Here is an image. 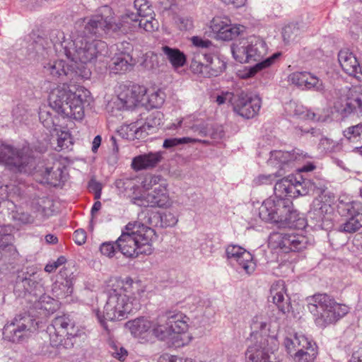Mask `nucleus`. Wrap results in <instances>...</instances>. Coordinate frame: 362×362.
I'll use <instances>...</instances> for the list:
<instances>
[{
	"label": "nucleus",
	"instance_id": "5701e85b",
	"mask_svg": "<svg viewBox=\"0 0 362 362\" xmlns=\"http://www.w3.org/2000/svg\"><path fill=\"white\" fill-rule=\"evenodd\" d=\"M133 47L131 43L123 41L117 45V52L111 58L108 69L111 73L122 74L130 70L135 64L131 52Z\"/></svg>",
	"mask_w": 362,
	"mask_h": 362
},
{
	"label": "nucleus",
	"instance_id": "412c9836",
	"mask_svg": "<svg viewBox=\"0 0 362 362\" xmlns=\"http://www.w3.org/2000/svg\"><path fill=\"white\" fill-rule=\"evenodd\" d=\"M279 320L280 316H277L274 311L254 316L250 324L252 334H259L260 340L262 341L267 338L269 334H274L277 338V332L280 327Z\"/></svg>",
	"mask_w": 362,
	"mask_h": 362
},
{
	"label": "nucleus",
	"instance_id": "39448f33",
	"mask_svg": "<svg viewBox=\"0 0 362 362\" xmlns=\"http://www.w3.org/2000/svg\"><path fill=\"white\" fill-rule=\"evenodd\" d=\"M112 11L107 6H103L99 13L88 19L86 29L88 33L101 35L103 33L121 35L135 30L153 32L158 28L159 24L156 19H139L137 14L126 10L117 21L112 16Z\"/></svg>",
	"mask_w": 362,
	"mask_h": 362
},
{
	"label": "nucleus",
	"instance_id": "9b49d317",
	"mask_svg": "<svg viewBox=\"0 0 362 362\" xmlns=\"http://www.w3.org/2000/svg\"><path fill=\"white\" fill-rule=\"evenodd\" d=\"M309 245L310 243L307 236L293 232L274 231L268 238V246L271 250L284 253L299 252Z\"/></svg>",
	"mask_w": 362,
	"mask_h": 362
},
{
	"label": "nucleus",
	"instance_id": "393cba45",
	"mask_svg": "<svg viewBox=\"0 0 362 362\" xmlns=\"http://www.w3.org/2000/svg\"><path fill=\"white\" fill-rule=\"evenodd\" d=\"M161 114L156 112L152 123L147 122L142 125H139L138 122L124 124L121 127L119 134L123 138L128 140L142 139H144L150 133L153 132L154 126L159 125Z\"/></svg>",
	"mask_w": 362,
	"mask_h": 362
},
{
	"label": "nucleus",
	"instance_id": "2f4dec72",
	"mask_svg": "<svg viewBox=\"0 0 362 362\" xmlns=\"http://www.w3.org/2000/svg\"><path fill=\"white\" fill-rule=\"evenodd\" d=\"M21 190L17 186L4 185L0 182V207L3 204L7 210L16 208L15 199L20 197Z\"/></svg>",
	"mask_w": 362,
	"mask_h": 362
},
{
	"label": "nucleus",
	"instance_id": "052dcab7",
	"mask_svg": "<svg viewBox=\"0 0 362 362\" xmlns=\"http://www.w3.org/2000/svg\"><path fill=\"white\" fill-rule=\"evenodd\" d=\"M162 227H171L177 223V218L171 212H165L160 216Z\"/></svg>",
	"mask_w": 362,
	"mask_h": 362
},
{
	"label": "nucleus",
	"instance_id": "f704fd0d",
	"mask_svg": "<svg viewBox=\"0 0 362 362\" xmlns=\"http://www.w3.org/2000/svg\"><path fill=\"white\" fill-rule=\"evenodd\" d=\"M50 326L54 330L62 332V334H66V339H70L76 335L74 322L69 315H63L54 317Z\"/></svg>",
	"mask_w": 362,
	"mask_h": 362
},
{
	"label": "nucleus",
	"instance_id": "69168bd1",
	"mask_svg": "<svg viewBox=\"0 0 362 362\" xmlns=\"http://www.w3.org/2000/svg\"><path fill=\"white\" fill-rule=\"evenodd\" d=\"M234 98H235V95H234L231 92H222L221 95L216 96V102L218 105H222L227 102H229L233 105Z\"/></svg>",
	"mask_w": 362,
	"mask_h": 362
},
{
	"label": "nucleus",
	"instance_id": "7c9ffc66",
	"mask_svg": "<svg viewBox=\"0 0 362 362\" xmlns=\"http://www.w3.org/2000/svg\"><path fill=\"white\" fill-rule=\"evenodd\" d=\"M12 227L9 225L0 226V258L2 257H13L18 255V252L12 244Z\"/></svg>",
	"mask_w": 362,
	"mask_h": 362
},
{
	"label": "nucleus",
	"instance_id": "f257e3e1",
	"mask_svg": "<svg viewBox=\"0 0 362 362\" xmlns=\"http://www.w3.org/2000/svg\"><path fill=\"white\" fill-rule=\"evenodd\" d=\"M43 72L54 79H59L64 83L52 89L49 95L50 107L64 117L81 120L84 117V107L92 100L90 91L81 86L71 90L66 82H77L88 79L90 76V69L77 67L75 69L69 60H51L43 64Z\"/></svg>",
	"mask_w": 362,
	"mask_h": 362
},
{
	"label": "nucleus",
	"instance_id": "ddd939ff",
	"mask_svg": "<svg viewBox=\"0 0 362 362\" xmlns=\"http://www.w3.org/2000/svg\"><path fill=\"white\" fill-rule=\"evenodd\" d=\"M226 63L219 58L213 59L209 52H194L192 57L190 69L194 74L204 77H216L226 69Z\"/></svg>",
	"mask_w": 362,
	"mask_h": 362
},
{
	"label": "nucleus",
	"instance_id": "1a4fd4ad",
	"mask_svg": "<svg viewBox=\"0 0 362 362\" xmlns=\"http://www.w3.org/2000/svg\"><path fill=\"white\" fill-rule=\"evenodd\" d=\"M308 308L314 317L315 323L320 327H325L337 322L349 312V308L338 303L327 293H316L308 298Z\"/></svg>",
	"mask_w": 362,
	"mask_h": 362
},
{
	"label": "nucleus",
	"instance_id": "f8f14e48",
	"mask_svg": "<svg viewBox=\"0 0 362 362\" xmlns=\"http://www.w3.org/2000/svg\"><path fill=\"white\" fill-rule=\"evenodd\" d=\"M37 327V322L30 315L20 314L4 325L3 335L10 341L20 342L27 339Z\"/></svg>",
	"mask_w": 362,
	"mask_h": 362
},
{
	"label": "nucleus",
	"instance_id": "864d4df0",
	"mask_svg": "<svg viewBox=\"0 0 362 362\" xmlns=\"http://www.w3.org/2000/svg\"><path fill=\"white\" fill-rule=\"evenodd\" d=\"M100 252L108 257H114L119 251L117 240L115 242H105L100 247Z\"/></svg>",
	"mask_w": 362,
	"mask_h": 362
},
{
	"label": "nucleus",
	"instance_id": "37998d69",
	"mask_svg": "<svg viewBox=\"0 0 362 362\" xmlns=\"http://www.w3.org/2000/svg\"><path fill=\"white\" fill-rule=\"evenodd\" d=\"M280 56V53H275L272 54L271 57L267 58L266 59L256 64L255 66L250 67L248 70L246 71L244 78H250L254 76L258 71L269 67L272 64H274V61Z\"/></svg>",
	"mask_w": 362,
	"mask_h": 362
},
{
	"label": "nucleus",
	"instance_id": "de8ad7c7",
	"mask_svg": "<svg viewBox=\"0 0 362 362\" xmlns=\"http://www.w3.org/2000/svg\"><path fill=\"white\" fill-rule=\"evenodd\" d=\"M191 42L194 49L192 51L193 57L194 52H209V49L213 46L211 41L199 36H193L191 38Z\"/></svg>",
	"mask_w": 362,
	"mask_h": 362
},
{
	"label": "nucleus",
	"instance_id": "79ce46f5",
	"mask_svg": "<svg viewBox=\"0 0 362 362\" xmlns=\"http://www.w3.org/2000/svg\"><path fill=\"white\" fill-rule=\"evenodd\" d=\"M39 119L46 129L50 131L56 129L58 118L52 115L48 107H44L40 109Z\"/></svg>",
	"mask_w": 362,
	"mask_h": 362
},
{
	"label": "nucleus",
	"instance_id": "6e6552de",
	"mask_svg": "<svg viewBox=\"0 0 362 362\" xmlns=\"http://www.w3.org/2000/svg\"><path fill=\"white\" fill-rule=\"evenodd\" d=\"M155 230L139 221L128 223L117 238L119 251L125 257H137L139 255H151Z\"/></svg>",
	"mask_w": 362,
	"mask_h": 362
},
{
	"label": "nucleus",
	"instance_id": "2eb2a0df",
	"mask_svg": "<svg viewBox=\"0 0 362 362\" xmlns=\"http://www.w3.org/2000/svg\"><path fill=\"white\" fill-rule=\"evenodd\" d=\"M279 340L274 334H269L263 341L249 346L245 351L246 362H273L272 354L279 348Z\"/></svg>",
	"mask_w": 362,
	"mask_h": 362
},
{
	"label": "nucleus",
	"instance_id": "603ef678",
	"mask_svg": "<svg viewBox=\"0 0 362 362\" xmlns=\"http://www.w3.org/2000/svg\"><path fill=\"white\" fill-rule=\"evenodd\" d=\"M199 141H200L199 139H192L191 137L170 138L164 140L163 146L165 148H170L181 144L196 143Z\"/></svg>",
	"mask_w": 362,
	"mask_h": 362
},
{
	"label": "nucleus",
	"instance_id": "b1692460",
	"mask_svg": "<svg viewBox=\"0 0 362 362\" xmlns=\"http://www.w3.org/2000/svg\"><path fill=\"white\" fill-rule=\"evenodd\" d=\"M306 158H308L307 153H303L299 149H293L291 151H272L270 152L267 164L279 168V170H286Z\"/></svg>",
	"mask_w": 362,
	"mask_h": 362
},
{
	"label": "nucleus",
	"instance_id": "4d7b16f0",
	"mask_svg": "<svg viewBox=\"0 0 362 362\" xmlns=\"http://www.w3.org/2000/svg\"><path fill=\"white\" fill-rule=\"evenodd\" d=\"M175 25L180 30H189L193 28V21L190 17L178 16L174 18Z\"/></svg>",
	"mask_w": 362,
	"mask_h": 362
},
{
	"label": "nucleus",
	"instance_id": "7ed1b4c3",
	"mask_svg": "<svg viewBox=\"0 0 362 362\" xmlns=\"http://www.w3.org/2000/svg\"><path fill=\"white\" fill-rule=\"evenodd\" d=\"M133 284L134 281L130 277L116 280L115 284L107 291V299L103 313L99 310H93L95 317L104 329L103 334L106 337L109 352L120 361H124L128 352L120 343L115 340L105 320H122L127 318L134 310L138 309L137 304H134V300L129 296L132 291Z\"/></svg>",
	"mask_w": 362,
	"mask_h": 362
},
{
	"label": "nucleus",
	"instance_id": "ea45409f",
	"mask_svg": "<svg viewBox=\"0 0 362 362\" xmlns=\"http://www.w3.org/2000/svg\"><path fill=\"white\" fill-rule=\"evenodd\" d=\"M165 97V93L160 90L146 92L144 100L141 102V106H145L147 108H158L163 104Z\"/></svg>",
	"mask_w": 362,
	"mask_h": 362
},
{
	"label": "nucleus",
	"instance_id": "aec40b11",
	"mask_svg": "<svg viewBox=\"0 0 362 362\" xmlns=\"http://www.w3.org/2000/svg\"><path fill=\"white\" fill-rule=\"evenodd\" d=\"M262 107L260 97L252 93L242 91L233 102V111L245 119H252L258 115Z\"/></svg>",
	"mask_w": 362,
	"mask_h": 362
},
{
	"label": "nucleus",
	"instance_id": "13d9d810",
	"mask_svg": "<svg viewBox=\"0 0 362 362\" xmlns=\"http://www.w3.org/2000/svg\"><path fill=\"white\" fill-rule=\"evenodd\" d=\"M276 178V175L274 173L269 175H259L254 178L252 180V185L258 187L261 185H268L273 184Z\"/></svg>",
	"mask_w": 362,
	"mask_h": 362
},
{
	"label": "nucleus",
	"instance_id": "8fccbe9b",
	"mask_svg": "<svg viewBox=\"0 0 362 362\" xmlns=\"http://www.w3.org/2000/svg\"><path fill=\"white\" fill-rule=\"evenodd\" d=\"M305 79H311L310 72L296 71L288 76V81L303 90H304V81Z\"/></svg>",
	"mask_w": 362,
	"mask_h": 362
},
{
	"label": "nucleus",
	"instance_id": "774afa93",
	"mask_svg": "<svg viewBox=\"0 0 362 362\" xmlns=\"http://www.w3.org/2000/svg\"><path fill=\"white\" fill-rule=\"evenodd\" d=\"M102 188V185L95 180L92 179L88 182V189L90 192H93L95 194V199H96L100 198Z\"/></svg>",
	"mask_w": 362,
	"mask_h": 362
},
{
	"label": "nucleus",
	"instance_id": "473e14b6",
	"mask_svg": "<svg viewBox=\"0 0 362 362\" xmlns=\"http://www.w3.org/2000/svg\"><path fill=\"white\" fill-rule=\"evenodd\" d=\"M285 110L288 115L296 117L303 120L317 122L320 119L317 114L294 101H290L287 103L285 106Z\"/></svg>",
	"mask_w": 362,
	"mask_h": 362
},
{
	"label": "nucleus",
	"instance_id": "4c0bfd02",
	"mask_svg": "<svg viewBox=\"0 0 362 362\" xmlns=\"http://www.w3.org/2000/svg\"><path fill=\"white\" fill-rule=\"evenodd\" d=\"M303 32V26L299 23H291L282 28V38L285 44L298 42Z\"/></svg>",
	"mask_w": 362,
	"mask_h": 362
},
{
	"label": "nucleus",
	"instance_id": "a878e982",
	"mask_svg": "<svg viewBox=\"0 0 362 362\" xmlns=\"http://www.w3.org/2000/svg\"><path fill=\"white\" fill-rule=\"evenodd\" d=\"M270 294L273 303L277 306L278 310H273L277 316H281L291 310V303L288 295L286 293L285 282L279 280L274 282L270 288Z\"/></svg>",
	"mask_w": 362,
	"mask_h": 362
},
{
	"label": "nucleus",
	"instance_id": "cd10ccee",
	"mask_svg": "<svg viewBox=\"0 0 362 362\" xmlns=\"http://www.w3.org/2000/svg\"><path fill=\"white\" fill-rule=\"evenodd\" d=\"M74 275L68 268L60 270L57 279L52 285V292L55 297L63 299L71 295L74 291Z\"/></svg>",
	"mask_w": 362,
	"mask_h": 362
},
{
	"label": "nucleus",
	"instance_id": "0e129e2a",
	"mask_svg": "<svg viewBox=\"0 0 362 362\" xmlns=\"http://www.w3.org/2000/svg\"><path fill=\"white\" fill-rule=\"evenodd\" d=\"M162 177L158 175H151L148 177H146L144 180V181L142 182L141 185L142 187L146 189H149L153 186L160 184V182L161 181Z\"/></svg>",
	"mask_w": 362,
	"mask_h": 362
},
{
	"label": "nucleus",
	"instance_id": "6e6d98bb",
	"mask_svg": "<svg viewBox=\"0 0 362 362\" xmlns=\"http://www.w3.org/2000/svg\"><path fill=\"white\" fill-rule=\"evenodd\" d=\"M47 332L52 346L58 347L62 345L63 340L66 337V334H62V332L54 330L51 326L47 327Z\"/></svg>",
	"mask_w": 362,
	"mask_h": 362
},
{
	"label": "nucleus",
	"instance_id": "bf43d9fd",
	"mask_svg": "<svg viewBox=\"0 0 362 362\" xmlns=\"http://www.w3.org/2000/svg\"><path fill=\"white\" fill-rule=\"evenodd\" d=\"M51 206V202L47 197L34 199L32 202V207L37 211L45 212L46 209Z\"/></svg>",
	"mask_w": 362,
	"mask_h": 362
},
{
	"label": "nucleus",
	"instance_id": "20e7f679",
	"mask_svg": "<svg viewBox=\"0 0 362 362\" xmlns=\"http://www.w3.org/2000/svg\"><path fill=\"white\" fill-rule=\"evenodd\" d=\"M28 146L17 149L12 146L2 144L0 145V163L4 165L10 170L15 173H33L41 183L57 187L64 181V170L65 167L59 162L54 161L52 164L38 169L35 168V158L31 155Z\"/></svg>",
	"mask_w": 362,
	"mask_h": 362
},
{
	"label": "nucleus",
	"instance_id": "4468645a",
	"mask_svg": "<svg viewBox=\"0 0 362 362\" xmlns=\"http://www.w3.org/2000/svg\"><path fill=\"white\" fill-rule=\"evenodd\" d=\"M334 107L344 117L351 114L362 116V86H354L344 90L334 103Z\"/></svg>",
	"mask_w": 362,
	"mask_h": 362
},
{
	"label": "nucleus",
	"instance_id": "58836bf2",
	"mask_svg": "<svg viewBox=\"0 0 362 362\" xmlns=\"http://www.w3.org/2000/svg\"><path fill=\"white\" fill-rule=\"evenodd\" d=\"M162 51L173 67L177 69L185 64L187 60L186 56L180 49L165 45L162 47Z\"/></svg>",
	"mask_w": 362,
	"mask_h": 362
},
{
	"label": "nucleus",
	"instance_id": "a211bd4d",
	"mask_svg": "<svg viewBox=\"0 0 362 362\" xmlns=\"http://www.w3.org/2000/svg\"><path fill=\"white\" fill-rule=\"evenodd\" d=\"M226 258L228 264L237 270L252 274L256 268L252 255L238 245H229L226 248Z\"/></svg>",
	"mask_w": 362,
	"mask_h": 362
},
{
	"label": "nucleus",
	"instance_id": "4be33fe9",
	"mask_svg": "<svg viewBox=\"0 0 362 362\" xmlns=\"http://www.w3.org/2000/svg\"><path fill=\"white\" fill-rule=\"evenodd\" d=\"M117 100L114 102L118 110H127L141 105L146 89L144 86L132 85L120 86Z\"/></svg>",
	"mask_w": 362,
	"mask_h": 362
},
{
	"label": "nucleus",
	"instance_id": "72a5a7b5",
	"mask_svg": "<svg viewBox=\"0 0 362 362\" xmlns=\"http://www.w3.org/2000/svg\"><path fill=\"white\" fill-rule=\"evenodd\" d=\"M161 159L162 153L160 152H151L134 158L132 166L136 170L153 168L160 162Z\"/></svg>",
	"mask_w": 362,
	"mask_h": 362
},
{
	"label": "nucleus",
	"instance_id": "e433bc0d",
	"mask_svg": "<svg viewBox=\"0 0 362 362\" xmlns=\"http://www.w3.org/2000/svg\"><path fill=\"white\" fill-rule=\"evenodd\" d=\"M317 149L321 156L339 153L342 151V144L340 141H335L322 136L320 139Z\"/></svg>",
	"mask_w": 362,
	"mask_h": 362
},
{
	"label": "nucleus",
	"instance_id": "5fc2aeb1",
	"mask_svg": "<svg viewBox=\"0 0 362 362\" xmlns=\"http://www.w3.org/2000/svg\"><path fill=\"white\" fill-rule=\"evenodd\" d=\"M311 79H305L304 81V89L314 90L316 91H322L324 90L322 81L316 76L310 73Z\"/></svg>",
	"mask_w": 362,
	"mask_h": 362
},
{
	"label": "nucleus",
	"instance_id": "dca6fc26",
	"mask_svg": "<svg viewBox=\"0 0 362 362\" xmlns=\"http://www.w3.org/2000/svg\"><path fill=\"white\" fill-rule=\"evenodd\" d=\"M327 187L320 188V194L313 201L308 217L316 222L315 226L322 228L325 220H328L327 215L332 212V205L334 203L333 194L327 192Z\"/></svg>",
	"mask_w": 362,
	"mask_h": 362
},
{
	"label": "nucleus",
	"instance_id": "a18cd8bd",
	"mask_svg": "<svg viewBox=\"0 0 362 362\" xmlns=\"http://www.w3.org/2000/svg\"><path fill=\"white\" fill-rule=\"evenodd\" d=\"M362 228V216L348 217V219L339 226V230L346 233H353Z\"/></svg>",
	"mask_w": 362,
	"mask_h": 362
},
{
	"label": "nucleus",
	"instance_id": "3c124183",
	"mask_svg": "<svg viewBox=\"0 0 362 362\" xmlns=\"http://www.w3.org/2000/svg\"><path fill=\"white\" fill-rule=\"evenodd\" d=\"M11 215V218L19 223L28 224L34 221V218L28 213L20 211L17 207L13 210H8Z\"/></svg>",
	"mask_w": 362,
	"mask_h": 362
},
{
	"label": "nucleus",
	"instance_id": "423d86ee",
	"mask_svg": "<svg viewBox=\"0 0 362 362\" xmlns=\"http://www.w3.org/2000/svg\"><path fill=\"white\" fill-rule=\"evenodd\" d=\"M87 21L84 19L76 23V30L72 32L69 37L66 39L62 32L57 31L58 39H63L59 44L63 49L64 54L75 69L84 67L85 65L94 63L99 55L107 48L105 42L99 40H90L86 29ZM90 35H93L90 33ZM96 35L95 34H94Z\"/></svg>",
	"mask_w": 362,
	"mask_h": 362
},
{
	"label": "nucleus",
	"instance_id": "c756f323",
	"mask_svg": "<svg viewBox=\"0 0 362 362\" xmlns=\"http://www.w3.org/2000/svg\"><path fill=\"white\" fill-rule=\"evenodd\" d=\"M313 343V340L310 339L305 334L295 333L285 337L284 346L287 353L293 357L296 353L303 351V349L309 347Z\"/></svg>",
	"mask_w": 362,
	"mask_h": 362
},
{
	"label": "nucleus",
	"instance_id": "09e8293b",
	"mask_svg": "<svg viewBox=\"0 0 362 362\" xmlns=\"http://www.w3.org/2000/svg\"><path fill=\"white\" fill-rule=\"evenodd\" d=\"M73 146L72 138L69 132L62 131L58 134L57 145L55 150L57 151H69L71 149Z\"/></svg>",
	"mask_w": 362,
	"mask_h": 362
},
{
	"label": "nucleus",
	"instance_id": "0eeeda50",
	"mask_svg": "<svg viewBox=\"0 0 362 362\" xmlns=\"http://www.w3.org/2000/svg\"><path fill=\"white\" fill-rule=\"evenodd\" d=\"M301 176L284 178L274 185V197L265 199L259 208V218L267 222L278 223L282 212L286 210L288 197H298L308 194L307 185Z\"/></svg>",
	"mask_w": 362,
	"mask_h": 362
},
{
	"label": "nucleus",
	"instance_id": "a19ab883",
	"mask_svg": "<svg viewBox=\"0 0 362 362\" xmlns=\"http://www.w3.org/2000/svg\"><path fill=\"white\" fill-rule=\"evenodd\" d=\"M317 355V346L313 342L303 351L296 353L293 358L295 362H315Z\"/></svg>",
	"mask_w": 362,
	"mask_h": 362
},
{
	"label": "nucleus",
	"instance_id": "f03ea898",
	"mask_svg": "<svg viewBox=\"0 0 362 362\" xmlns=\"http://www.w3.org/2000/svg\"><path fill=\"white\" fill-rule=\"evenodd\" d=\"M126 327L134 337L147 340L152 335L175 348L189 344L192 339L188 333L189 318L182 312L168 311L153 320L138 317L127 322Z\"/></svg>",
	"mask_w": 362,
	"mask_h": 362
},
{
	"label": "nucleus",
	"instance_id": "e2e57ef3",
	"mask_svg": "<svg viewBox=\"0 0 362 362\" xmlns=\"http://www.w3.org/2000/svg\"><path fill=\"white\" fill-rule=\"evenodd\" d=\"M362 134V123L350 127L344 131V136L349 139H356Z\"/></svg>",
	"mask_w": 362,
	"mask_h": 362
},
{
	"label": "nucleus",
	"instance_id": "9d476101",
	"mask_svg": "<svg viewBox=\"0 0 362 362\" xmlns=\"http://www.w3.org/2000/svg\"><path fill=\"white\" fill-rule=\"evenodd\" d=\"M231 53L233 58L240 63H249L262 59L267 53L265 41L257 36L233 44Z\"/></svg>",
	"mask_w": 362,
	"mask_h": 362
},
{
	"label": "nucleus",
	"instance_id": "338daca9",
	"mask_svg": "<svg viewBox=\"0 0 362 362\" xmlns=\"http://www.w3.org/2000/svg\"><path fill=\"white\" fill-rule=\"evenodd\" d=\"M66 261V258L64 256H61L56 261L48 263L45 267V271L48 273H52L58 267L65 264Z\"/></svg>",
	"mask_w": 362,
	"mask_h": 362
},
{
	"label": "nucleus",
	"instance_id": "680f3d73",
	"mask_svg": "<svg viewBox=\"0 0 362 362\" xmlns=\"http://www.w3.org/2000/svg\"><path fill=\"white\" fill-rule=\"evenodd\" d=\"M202 253L205 256H209L216 250V246L211 238H207L200 245Z\"/></svg>",
	"mask_w": 362,
	"mask_h": 362
},
{
	"label": "nucleus",
	"instance_id": "c85d7f7f",
	"mask_svg": "<svg viewBox=\"0 0 362 362\" xmlns=\"http://www.w3.org/2000/svg\"><path fill=\"white\" fill-rule=\"evenodd\" d=\"M292 197L286 200V210L282 212L278 223L283 227L301 228L305 226V218L293 208Z\"/></svg>",
	"mask_w": 362,
	"mask_h": 362
},
{
	"label": "nucleus",
	"instance_id": "6ab92c4d",
	"mask_svg": "<svg viewBox=\"0 0 362 362\" xmlns=\"http://www.w3.org/2000/svg\"><path fill=\"white\" fill-rule=\"evenodd\" d=\"M210 29L214 38L223 41L233 40L245 30L239 24H232L230 19L225 16H214L210 21Z\"/></svg>",
	"mask_w": 362,
	"mask_h": 362
},
{
	"label": "nucleus",
	"instance_id": "bb28decb",
	"mask_svg": "<svg viewBox=\"0 0 362 362\" xmlns=\"http://www.w3.org/2000/svg\"><path fill=\"white\" fill-rule=\"evenodd\" d=\"M338 61L345 73L358 81L362 80V62L349 49H342L339 52Z\"/></svg>",
	"mask_w": 362,
	"mask_h": 362
},
{
	"label": "nucleus",
	"instance_id": "f3484780",
	"mask_svg": "<svg viewBox=\"0 0 362 362\" xmlns=\"http://www.w3.org/2000/svg\"><path fill=\"white\" fill-rule=\"evenodd\" d=\"M132 202L143 207L168 208L171 206L173 201L170 197L168 185L165 182L160 184L151 192L141 196H133Z\"/></svg>",
	"mask_w": 362,
	"mask_h": 362
},
{
	"label": "nucleus",
	"instance_id": "c03bdc74",
	"mask_svg": "<svg viewBox=\"0 0 362 362\" xmlns=\"http://www.w3.org/2000/svg\"><path fill=\"white\" fill-rule=\"evenodd\" d=\"M134 7L136 10L138 18L150 19L153 17V10L151 4L147 0H135Z\"/></svg>",
	"mask_w": 362,
	"mask_h": 362
},
{
	"label": "nucleus",
	"instance_id": "49530a36",
	"mask_svg": "<svg viewBox=\"0 0 362 362\" xmlns=\"http://www.w3.org/2000/svg\"><path fill=\"white\" fill-rule=\"evenodd\" d=\"M115 186L121 193L132 192L135 194V191L139 189L135 180L129 178L117 180Z\"/></svg>",
	"mask_w": 362,
	"mask_h": 362
},
{
	"label": "nucleus",
	"instance_id": "c9c22d12",
	"mask_svg": "<svg viewBox=\"0 0 362 362\" xmlns=\"http://www.w3.org/2000/svg\"><path fill=\"white\" fill-rule=\"evenodd\" d=\"M338 211L341 216L356 217L362 216V202L357 200L344 202L339 200Z\"/></svg>",
	"mask_w": 362,
	"mask_h": 362
}]
</instances>
